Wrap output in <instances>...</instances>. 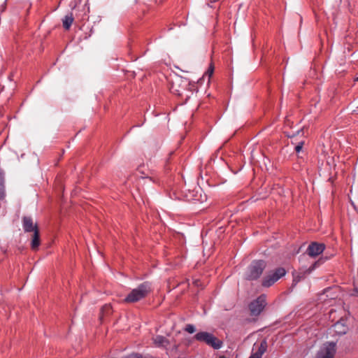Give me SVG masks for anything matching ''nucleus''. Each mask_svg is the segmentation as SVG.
Returning <instances> with one entry per match:
<instances>
[{
  "label": "nucleus",
  "instance_id": "16",
  "mask_svg": "<svg viewBox=\"0 0 358 358\" xmlns=\"http://www.w3.org/2000/svg\"><path fill=\"white\" fill-rule=\"evenodd\" d=\"M5 196L4 179L2 176H0V201L4 199Z\"/></svg>",
  "mask_w": 358,
  "mask_h": 358
},
{
  "label": "nucleus",
  "instance_id": "24",
  "mask_svg": "<svg viewBox=\"0 0 358 358\" xmlns=\"http://www.w3.org/2000/svg\"><path fill=\"white\" fill-rule=\"evenodd\" d=\"M125 358H128V356H127V357H126Z\"/></svg>",
  "mask_w": 358,
  "mask_h": 358
},
{
  "label": "nucleus",
  "instance_id": "14",
  "mask_svg": "<svg viewBox=\"0 0 358 358\" xmlns=\"http://www.w3.org/2000/svg\"><path fill=\"white\" fill-rule=\"evenodd\" d=\"M112 313V306L110 304H105L100 310L99 320H102L105 315H109Z\"/></svg>",
  "mask_w": 358,
  "mask_h": 358
},
{
  "label": "nucleus",
  "instance_id": "2",
  "mask_svg": "<svg viewBox=\"0 0 358 358\" xmlns=\"http://www.w3.org/2000/svg\"><path fill=\"white\" fill-rule=\"evenodd\" d=\"M174 78L170 83V92L187 100L190 96L188 89L190 86L189 81L182 76H176Z\"/></svg>",
  "mask_w": 358,
  "mask_h": 358
},
{
  "label": "nucleus",
  "instance_id": "22",
  "mask_svg": "<svg viewBox=\"0 0 358 358\" xmlns=\"http://www.w3.org/2000/svg\"><path fill=\"white\" fill-rule=\"evenodd\" d=\"M219 358H226L224 356H220Z\"/></svg>",
  "mask_w": 358,
  "mask_h": 358
},
{
  "label": "nucleus",
  "instance_id": "4",
  "mask_svg": "<svg viewBox=\"0 0 358 358\" xmlns=\"http://www.w3.org/2000/svg\"><path fill=\"white\" fill-rule=\"evenodd\" d=\"M194 338L198 341L205 343L215 350L221 348L223 344L222 341L218 339L213 334L206 331L198 332L194 335Z\"/></svg>",
  "mask_w": 358,
  "mask_h": 358
},
{
  "label": "nucleus",
  "instance_id": "21",
  "mask_svg": "<svg viewBox=\"0 0 358 358\" xmlns=\"http://www.w3.org/2000/svg\"><path fill=\"white\" fill-rule=\"evenodd\" d=\"M354 80L356 81V82H358V76L356 77Z\"/></svg>",
  "mask_w": 358,
  "mask_h": 358
},
{
  "label": "nucleus",
  "instance_id": "6",
  "mask_svg": "<svg viewBox=\"0 0 358 358\" xmlns=\"http://www.w3.org/2000/svg\"><path fill=\"white\" fill-rule=\"evenodd\" d=\"M266 305V295L262 294L249 304L250 315L257 317L264 311Z\"/></svg>",
  "mask_w": 358,
  "mask_h": 358
},
{
  "label": "nucleus",
  "instance_id": "17",
  "mask_svg": "<svg viewBox=\"0 0 358 358\" xmlns=\"http://www.w3.org/2000/svg\"><path fill=\"white\" fill-rule=\"evenodd\" d=\"M185 331L189 334H193L195 331V328L194 325L189 324L186 325Z\"/></svg>",
  "mask_w": 358,
  "mask_h": 358
},
{
  "label": "nucleus",
  "instance_id": "5",
  "mask_svg": "<svg viewBox=\"0 0 358 358\" xmlns=\"http://www.w3.org/2000/svg\"><path fill=\"white\" fill-rule=\"evenodd\" d=\"M287 271L283 267H278L270 271L262 280V285L264 287H270L273 285L279 279L285 275Z\"/></svg>",
  "mask_w": 358,
  "mask_h": 358
},
{
  "label": "nucleus",
  "instance_id": "18",
  "mask_svg": "<svg viewBox=\"0 0 358 358\" xmlns=\"http://www.w3.org/2000/svg\"><path fill=\"white\" fill-rule=\"evenodd\" d=\"M214 72V65L213 62L210 64V66L206 71V73L208 75L209 77H210Z\"/></svg>",
  "mask_w": 358,
  "mask_h": 358
},
{
  "label": "nucleus",
  "instance_id": "7",
  "mask_svg": "<svg viewBox=\"0 0 358 358\" xmlns=\"http://www.w3.org/2000/svg\"><path fill=\"white\" fill-rule=\"evenodd\" d=\"M336 352V343L327 342L317 351L316 358H335Z\"/></svg>",
  "mask_w": 358,
  "mask_h": 358
},
{
  "label": "nucleus",
  "instance_id": "15",
  "mask_svg": "<svg viewBox=\"0 0 358 358\" xmlns=\"http://www.w3.org/2000/svg\"><path fill=\"white\" fill-rule=\"evenodd\" d=\"M306 277V272L303 273H293V285H296L299 283L301 280L304 279Z\"/></svg>",
  "mask_w": 358,
  "mask_h": 358
},
{
  "label": "nucleus",
  "instance_id": "19",
  "mask_svg": "<svg viewBox=\"0 0 358 358\" xmlns=\"http://www.w3.org/2000/svg\"><path fill=\"white\" fill-rule=\"evenodd\" d=\"M303 142L299 143L296 147H295V151L296 152H299L302 148H303Z\"/></svg>",
  "mask_w": 358,
  "mask_h": 358
},
{
  "label": "nucleus",
  "instance_id": "10",
  "mask_svg": "<svg viewBox=\"0 0 358 358\" xmlns=\"http://www.w3.org/2000/svg\"><path fill=\"white\" fill-rule=\"evenodd\" d=\"M31 241V249L34 251H36L38 250V248L41 245V239H40V232L39 229H36L34 232H33Z\"/></svg>",
  "mask_w": 358,
  "mask_h": 358
},
{
  "label": "nucleus",
  "instance_id": "25",
  "mask_svg": "<svg viewBox=\"0 0 358 358\" xmlns=\"http://www.w3.org/2000/svg\"><path fill=\"white\" fill-rule=\"evenodd\" d=\"M357 108H358V106H357Z\"/></svg>",
  "mask_w": 358,
  "mask_h": 358
},
{
  "label": "nucleus",
  "instance_id": "13",
  "mask_svg": "<svg viewBox=\"0 0 358 358\" xmlns=\"http://www.w3.org/2000/svg\"><path fill=\"white\" fill-rule=\"evenodd\" d=\"M153 341L154 344L157 347H165L169 344L168 339L163 336H157Z\"/></svg>",
  "mask_w": 358,
  "mask_h": 358
},
{
  "label": "nucleus",
  "instance_id": "9",
  "mask_svg": "<svg viewBox=\"0 0 358 358\" xmlns=\"http://www.w3.org/2000/svg\"><path fill=\"white\" fill-rule=\"evenodd\" d=\"M22 227L25 232H34L39 229L36 222L29 216H24L22 219Z\"/></svg>",
  "mask_w": 358,
  "mask_h": 358
},
{
  "label": "nucleus",
  "instance_id": "12",
  "mask_svg": "<svg viewBox=\"0 0 358 358\" xmlns=\"http://www.w3.org/2000/svg\"><path fill=\"white\" fill-rule=\"evenodd\" d=\"M266 349H267V343L265 340H263L261 342V343L258 348V350L255 352H252V354L254 355L257 358H262V355L266 351Z\"/></svg>",
  "mask_w": 358,
  "mask_h": 358
},
{
  "label": "nucleus",
  "instance_id": "3",
  "mask_svg": "<svg viewBox=\"0 0 358 358\" xmlns=\"http://www.w3.org/2000/svg\"><path fill=\"white\" fill-rule=\"evenodd\" d=\"M266 267V262L264 260L253 261L248 268L245 279L248 280H257L262 275Z\"/></svg>",
  "mask_w": 358,
  "mask_h": 358
},
{
  "label": "nucleus",
  "instance_id": "23",
  "mask_svg": "<svg viewBox=\"0 0 358 358\" xmlns=\"http://www.w3.org/2000/svg\"><path fill=\"white\" fill-rule=\"evenodd\" d=\"M211 1H213V2H215L217 1V0H210Z\"/></svg>",
  "mask_w": 358,
  "mask_h": 358
},
{
  "label": "nucleus",
  "instance_id": "20",
  "mask_svg": "<svg viewBox=\"0 0 358 358\" xmlns=\"http://www.w3.org/2000/svg\"><path fill=\"white\" fill-rule=\"evenodd\" d=\"M249 358H257V357H255L254 355L251 354V355L250 356Z\"/></svg>",
  "mask_w": 358,
  "mask_h": 358
},
{
  "label": "nucleus",
  "instance_id": "11",
  "mask_svg": "<svg viewBox=\"0 0 358 358\" xmlns=\"http://www.w3.org/2000/svg\"><path fill=\"white\" fill-rule=\"evenodd\" d=\"M74 21L73 15L70 13L64 16L62 20V25L65 30H69Z\"/></svg>",
  "mask_w": 358,
  "mask_h": 358
},
{
  "label": "nucleus",
  "instance_id": "1",
  "mask_svg": "<svg viewBox=\"0 0 358 358\" xmlns=\"http://www.w3.org/2000/svg\"><path fill=\"white\" fill-rule=\"evenodd\" d=\"M152 292V285L149 282H143L131 291L122 300L124 303H134L145 299Z\"/></svg>",
  "mask_w": 358,
  "mask_h": 358
},
{
  "label": "nucleus",
  "instance_id": "8",
  "mask_svg": "<svg viewBox=\"0 0 358 358\" xmlns=\"http://www.w3.org/2000/svg\"><path fill=\"white\" fill-rule=\"evenodd\" d=\"M326 246L324 243L312 242L309 244L306 250V253L311 257H316L323 252Z\"/></svg>",
  "mask_w": 358,
  "mask_h": 358
}]
</instances>
